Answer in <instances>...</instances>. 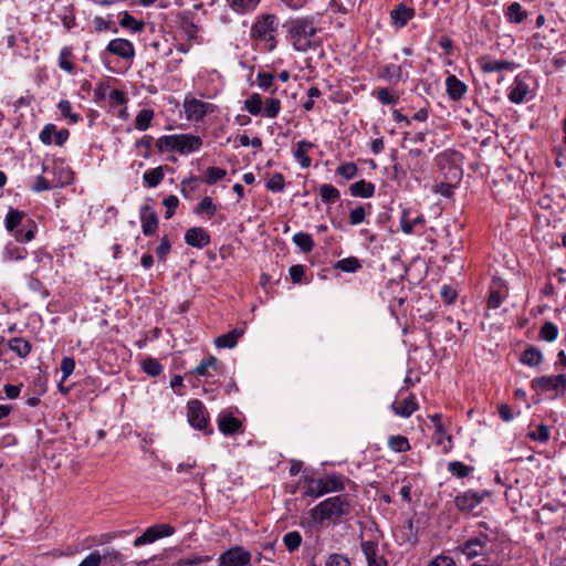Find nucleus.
Returning <instances> with one entry per match:
<instances>
[{"label":"nucleus","mask_w":566,"mask_h":566,"mask_svg":"<svg viewBox=\"0 0 566 566\" xmlns=\"http://www.w3.org/2000/svg\"><path fill=\"white\" fill-rule=\"evenodd\" d=\"M355 510L356 505L348 495H336L318 503L311 510V516L314 521L323 523L325 521L352 516Z\"/></svg>","instance_id":"nucleus-1"},{"label":"nucleus","mask_w":566,"mask_h":566,"mask_svg":"<svg viewBox=\"0 0 566 566\" xmlns=\"http://www.w3.org/2000/svg\"><path fill=\"white\" fill-rule=\"evenodd\" d=\"M289 38L296 51L305 52L316 45V29L306 18L291 20L287 24Z\"/></svg>","instance_id":"nucleus-2"},{"label":"nucleus","mask_w":566,"mask_h":566,"mask_svg":"<svg viewBox=\"0 0 566 566\" xmlns=\"http://www.w3.org/2000/svg\"><path fill=\"white\" fill-rule=\"evenodd\" d=\"M187 418L189 424L206 434H211L212 429L209 428V416L205 405L198 400L192 399L187 405Z\"/></svg>","instance_id":"nucleus-3"},{"label":"nucleus","mask_w":566,"mask_h":566,"mask_svg":"<svg viewBox=\"0 0 566 566\" xmlns=\"http://www.w3.org/2000/svg\"><path fill=\"white\" fill-rule=\"evenodd\" d=\"M276 31V18L272 14H263L256 19L251 28V35L258 40L271 42Z\"/></svg>","instance_id":"nucleus-4"},{"label":"nucleus","mask_w":566,"mask_h":566,"mask_svg":"<svg viewBox=\"0 0 566 566\" xmlns=\"http://www.w3.org/2000/svg\"><path fill=\"white\" fill-rule=\"evenodd\" d=\"M491 542L489 535L481 533L479 536L469 538L461 546L460 551L468 559L489 555L488 544Z\"/></svg>","instance_id":"nucleus-5"},{"label":"nucleus","mask_w":566,"mask_h":566,"mask_svg":"<svg viewBox=\"0 0 566 566\" xmlns=\"http://www.w3.org/2000/svg\"><path fill=\"white\" fill-rule=\"evenodd\" d=\"M489 495L488 491L468 490L454 497V505L460 512L470 513Z\"/></svg>","instance_id":"nucleus-6"},{"label":"nucleus","mask_w":566,"mask_h":566,"mask_svg":"<svg viewBox=\"0 0 566 566\" xmlns=\"http://www.w3.org/2000/svg\"><path fill=\"white\" fill-rule=\"evenodd\" d=\"M251 554L242 546H234L223 552L219 559V566H248L251 563Z\"/></svg>","instance_id":"nucleus-7"},{"label":"nucleus","mask_w":566,"mask_h":566,"mask_svg":"<svg viewBox=\"0 0 566 566\" xmlns=\"http://www.w3.org/2000/svg\"><path fill=\"white\" fill-rule=\"evenodd\" d=\"M176 532L175 527L168 524H156L145 530V532L135 538L134 546L138 547L142 545L154 543L155 541L171 536Z\"/></svg>","instance_id":"nucleus-8"},{"label":"nucleus","mask_w":566,"mask_h":566,"mask_svg":"<svg viewBox=\"0 0 566 566\" xmlns=\"http://www.w3.org/2000/svg\"><path fill=\"white\" fill-rule=\"evenodd\" d=\"M532 387L534 389H542L546 391L562 390V395H564L566 390V374H560L556 376H542L534 378L532 380Z\"/></svg>","instance_id":"nucleus-9"},{"label":"nucleus","mask_w":566,"mask_h":566,"mask_svg":"<svg viewBox=\"0 0 566 566\" xmlns=\"http://www.w3.org/2000/svg\"><path fill=\"white\" fill-rule=\"evenodd\" d=\"M106 51L127 61H132L135 56L134 44L122 38L109 41L106 46Z\"/></svg>","instance_id":"nucleus-10"},{"label":"nucleus","mask_w":566,"mask_h":566,"mask_svg":"<svg viewBox=\"0 0 566 566\" xmlns=\"http://www.w3.org/2000/svg\"><path fill=\"white\" fill-rule=\"evenodd\" d=\"M217 422L219 431L226 436H232L235 433L243 432L242 422L235 417H233V415L229 411L220 412Z\"/></svg>","instance_id":"nucleus-11"},{"label":"nucleus","mask_w":566,"mask_h":566,"mask_svg":"<svg viewBox=\"0 0 566 566\" xmlns=\"http://www.w3.org/2000/svg\"><path fill=\"white\" fill-rule=\"evenodd\" d=\"M212 108V105L200 99L192 98L185 102L187 117L195 122L201 120Z\"/></svg>","instance_id":"nucleus-12"},{"label":"nucleus","mask_w":566,"mask_h":566,"mask_svg":"<svg viewBox=\"0 0 566 566\" xmlns=\"http://www.w3.org/2000/svg\"><path fill=\"white\" fill-rule=\"evenodd\" d=\"M143 233L147 237L155 234L158 228V216L149 206H143L139 211Z\"/></svg>","instance_id":"nucleus-13"},{"label":"nucleus","mask_w":566,"mask_h":566,"mask_svg":"<svg viewBox=\"0 0 566 566\" xmlns=\"http://www.w3.org/2000/svg\"><path fill=\"white\" fill-rule=\"evenodd\" d=\"M361 551L365 555L367 566H387V560L378 553V544L373 541L361 542Z\"/></svg>","instance_id":"nucleus-14"},{"label":"nucleus","mask_w":566,"mask_h":566,"mask_svg":"<svg viewBox=\"0 0 566 566\" xmlns=\"http://www.w3.org/2000/svg\"><path fill=\"white\" fill-rule=\"evenodd\" d=\"M185 242L190 247L202 249L210 243V235L202 228L193 227L186 231Z\"/></svg>","instance_id":"nucleus-15"},{"label":"nucleus","mask_w":566,"mask_h":566,"mask_svg":"<svg viewBox=\"0 0 566 566\" xmlns=\"http://www.w3.org/2000/svg\"><path fill=\"white\" fill-rule=\"evenodd\" d=\"M530 93L528 84L517 75L510 87L509 99L514 104H521Z\"/></svg>","instance_id":"nucleus-16"},{"label":"nucleus","mask_w":566,"mask_h":566,"mask_svg":"<svg viewBox=\"0 0 566 566\" xmlns=\"http://www.w3.org/2000/svg\"><path fill=\"white\" fill-rule=\"evenodd\" d=\"M178 138V151L180 154H190L198 150L202 146V139L191 134L176 135Z\"/></svg>","instance_id":"nucleus-17"},{"label":"nucleus","mask_w":566,"mask_h":566,"mask_svg":"<svg viewBox=\"0 0 566 566\" xmlns=\"http://www.w3.org/2000/svg\"><path fill=\"white\" fill-rule=\"evenodd\" d=\"M101 566H124L125 556L113 547L99 551Z\"/></svg>","instance_id":"nucleus-18"},{"label":"nucleus","mask_w":566,"mask_h":566,"mask_svg":"<svg viewBox=\"0 0 566 566\" xmlns=\"http://www.w3.org/2000/svg\"><path fill=\"white\" fill-rule=\"evenodd\" d=\"M31 220L28 216L17 209H10L6 216V228L9 232L14 233L17 229L24 227L27 221Z\"/></svg>","instance_id":"nucleus-19"},{"label":"nucleus","mask_w":566,"mask_h":566,"mask_svg":"<svg viewBox=\"0 0 566 566\" xmlns=\"http://www.w3.org/2000/svg\"><path fill=\"white\" fill-rule=\"evenodd\" d=\"M244 334L243 328H233L229 333L222 334L214 339V345L218 348H233L238 340Z\"/></svg>","instance_id":"nucleus-20"},{"label":"nucleus","mask_w":566,"mask_h":566,"mask_svg":"<svg viewBox=\"0 0 566 566\" xmlns=\"http://www.w3.org/2000/svg\"><path fill=\"white\" fill-rule=\"evenodd\" d=\"M447 93L452 101H459L467 92V85L455 75H449L446 80Z\"/></svg>","instance_id":"nucleus-21"},{"label":"nucleus","mask_w":566,"mask_h":566,"mask_svg":"<svg viewBox=\"0 0 566 566\" xmlns=\"http://www.w3.org/2000/svg\"><path fill=\"white\" fill-rule=\"evenodd\" d=\"M314 147V144L307 140H300L293 151L294 158L300 163L303 168L311 166V158L306 155L308 150Z\"/></svg>","instance_id":"nucleus-22"},{"label":"nucleus","mask_w":566,"mask_h":566,"mask_svg":"<svg viewBox=\"0 0 566 566\" xmlns=\"http://www.w3.org/2000/svg\"><path fill=\"white\" fill-rule=\"evenodd\" d=\"M391 408L396 415L408 418L417 410L418 406L415 397L410 395L402 402H394Z\"/></svg>","instance_id":"nucleus-23"},{"label":"nucleus","mask_w":566,"mask_h":566,"mask_svg":"<svg viewBox=\"0 0 566 566\" xmlns=\"http://www.w3.org/2000/svg\"><path fill=\"white\" fill-rule=\"evenodd\" d=\"M520 360L526 366L537 367L543 360V355L538 348L530 345L522 353Z\"/></svg>","instance_id":"nucleus-24"},{"label":"nucleus","mask_w":566,"mask_h":566,"mask_svg":"<svg viewBox=\"0 0 566 566\" xmlns=\"http://www.w3.org/2000/svg\"><path fill=\"white\" fill-rule=\"evenodd\" d=\"M349 191L354 197L370 198L375 192V185L361 179L352 184Z\"/></svg>","instance_id":"nucleus-25"},{"label":"nucleus","mask_w":566,"mask_h":566,"mask_svg":"<svg viewBox=\"0 0 566 566\" xmlns=\"http://www.w3.org/2000/svg\"><path fill=\"white\" fill-rule=\"evenodd\" d=\"M324 493L337 492L344 490V482L339 475H327L325 478L317 479Z\"/></svg>","instance_id":"nucleus-26"},{"label":"nucleus","mask_w":566,"mask_h":566,"mask_svg":"<svg viewBox=\"0 0 566 566\" xmlns=\"http://www.w3.org/2000/svg\"><path fill=\"white\" fill-rule=\"evenodd\" d=\"M415 15L412 8L399 4L395 10L391 11V18L395 24L398 27H405L407 22Z\"/></svg>","instance_id":"nucleus-27"},{"label":"nucleus","mask_w":566,"mask_h":566,"mask_svg":"<svg viewBox=\"0 0 566 566\" xmlns=\"http://www.w3.org/2000/svg\"><path fill=\"white\" fill-rule=\"evenodd\" d=\"M514 69L515 63L506 60H490L482 64V70L485 73L513 71Z\"/></svg>","instance_id":"nucleus-28"},{"label":"nucleus","mask_w":566,"mask_h":566,"mask_svg":"<svg viewBox=\"0 0 566 566\" xmlns=\"http://www.w3.org/2000/svg\"><path fill=\"white\" fill-rule=\"evenodd\" d=\"M423 223H424L423 216H418V217H416L413 219H409V211L407 209H405L401 212L400 226H401V230H402L403 233L411 234L413 229L417 226H420V224H423Z\"/></svg>","instance_id":"nucleus-29"},{"label":"nucleus","mask_w":566,"mask_h":566,"mask_svg":"<svg viewBox=\"0 0 566 566\" xmlns=\"http://www.w3.org/2000/svg\"><path fill=\"white\" fill-rule=\"evenodd\" d=\"M25 221V226L17 229V231L13 233L15 239L22 243L30 242L34 238V233L36 230V226L33 222V220Z\"/></svg>","instance_id":"nucleus-30"},{"label":"nucleus","mask_w":566,"mask_h":566,"mask_svg":"<svg viewBox=\"0 0 566 566\" xmlns=\"http://www.w3.org/2000/svg\"><path fill=\"white\" fill-rule=\"evenodd\" d=\"M8 345L9 348L21 358L27 357L31 352L30 343L21 337L10 339Z\"/></svg>","instance_id":"nucleus-31"},{"label":"nucleus","mask_w":566,"mask_h":566,"mask_svg":"<svg viewBox=\"0 0 566 566\" xmlns=\"http://www.w3.org/2000/svg\"><path fill=\"white\" fill-rule=\"evenodd\" d=\"M283 544L290 553L297 551L302 544V535L297 531H291L283 535Z\"/></svg>","instance_id":"nucleus-32"},{"label":"nucleus","mask_w":566,"mask_h":566,"mask_svg":"<svg viewBox=\"0 0 566 566\" xmlns=\"http://www.w3.org/2000/svg\"><path fill=\"white\" fill-rule=\"evenodd\" d=\"M506 17L510 22L521 23L527 17L526 11L523 10L522 6L518 2H512L506 10Z\"/></svg>","instance_id":"nucleus-33"},{"label":"nucleus","mask_w":566,"mask_h":566,"mask_svg":"<svg viewBox=\"0 0 566 566\" xmlns=\"http://www.w3.org/2000/svg\"><path fill=\"white\" fill-rule=\"evenodd\" d=\"M319 196L323 202L332 203L339 199V191L329 184H323L319 187Z\"/></svg>","instance_id":"nucleus-34"},{"label":"nucleus","mask_w":566,"mask_h":566,"mask_svg":"<svg viewBox=\"0 0 566 566\" xmlns=\"http://www.w3.org/2000/svg\"><path fill=\"white\" fill-rule=\"evenodd\" d=\"M382 77L390 83H398L402 80V66L387 64L382 71Z\"/></svg>","instance_id":"nucleus-35"},{"label":"nucleus","mask_w":566,"mask_h":566,"mask_svg":"<svg viewBox=\"0 0 566 566\" xmlns=\"http://www.w3.org/2000/svg\"><path fill=\"white\" fill-rule=\"evenodd\" d=\"M293 242L301 249V251L307 253L312 251L314 241L311 234L305 232H297L293 235Z\"/></svg>","instance_id":"nucleus-36"},{"label":"nucleus","mask_w":566,"mask_h":566,"mask_svg":"<svg viewBox=\"0 0 566 566\" xmlns=\"http://www.w3.org/2000/svg\"><path fill=\"white\" fill-rule=\"evenodd\" d=\"M154 118V111L153 109H140L135 118V127L138 130H146L151 123V119Z\"/></svg>","instance_id":"nucleus-37"},{"label":"nucleus","mask_w":566,"mask_h":566,"mask_svg":"<svg viewBox=\"0 0 566 566\" xmlns=\"http://www.w3.org/2000/svg\"><path fill=\"white\" fill-rule=\"evenodd\" d=\"M335 268L347 273H354L361 268V264L357 258L349 256L337 261Z\"/></svg>","instance_id":"nucleus-38"},{"label":"nucleus","mask_w":566,"mask_h":566,"mask_svg":"<svg viewBox=\"0 0 566 566\" xmlns=\"http://www.w3.org/2000/svg\"><path fill=\"white\" fill-rule=\"evenodd\" d=\"M120 27L125 29H130L134 32H142L145 23L143 21H137L132 14L128 12L123 13V18L119 21Z\"/></svg>","instance_id":"nucleus-39"},{"label":"nucleus","mask_w":566,"mask_h":566,"mask_svg":"<svg viewBox=\"0 0 566 566\" xmlns=\"http://www.w3.org/2000/svg\"><path fill=\"white\" fill-rule=\"evenodd\" d=\"M388 446L395 452H406L410 449L408 439L402 436H391Z\"/></svg>","instance_id":"nucleus-40"},{"label":"nucleus","mask_w":566,"mask_h":566,"mask_svg":"<svg viewBox=\"0 0 566 566\" xmlns=\"http://www.w3.org/2000/svg\"><path fill=\"white\" fill-rule=\"evenodd\" d=\"M164 179V171L161 167L149 169L144 174V181L149 187L158 186Z\"/></svg>","instance_id":"nucleus-41"},{"label":"nucleus","mask_w":566,"mask_h":566,"mask_svg":"<svg viewBox=\"0 0 566 566\" xmlns=\"http://www.w3.org/2000/svg\"><path fill=\"white\" fill-rule=\"evenodd\" d=\"M557 336H558V328L554 323L546 322L541 327V331H539L541 339L551 343V342H554L557 338Z\"/></svg>","instance_id":"nucleus-42"},{"label":"nucleus","mask_w":566,"mask_h":566,"mask_svg":"<svg viewBox=\"0 0 566 566\" xmlns=\"http://www.w3.org/2000/svg\"><path fill=\"white\" fill-rule=\"evenodd\" d=\"M244 108L251 114V115H259L262 109V98L260 94L253 93L245 102H244Z\"/></svg>","instance_id":"nucleus-43"},{"label":"nucleus","mask_w":566,"mask_h":566,"mask_svg":"<svg viewBox=\"0 0 566 566\" xmlns=\"http://www.w3.org/2000/svg\"><path fill=\"white\" fill-rule=\"evenodd\" d=\"M57 108L61 115L70 120L71 124L80 122L81 117L78 114L72 113V105L69 101L62 99L57 104Z\"/></svg>","instance_id":"nucleus-44"},{"label":"nucleus","mask_w":566,"mask_h":566,"mask_svg":"<svg viewBox=\"0 0 566 566\" xmlns=\"http://www.w3.org/2000/svg\"><path fill=\"white\" fill-rule=\"evenodd\" d=\"M177 144H178V138H176V135L161 136L157 140V147L161 151H164V150H167V151L176 150V151H178V145Z\"/></svg>","instance_id":"nucleus-45"},{"label":"nucleus","mask_w":566,"mask_h":566,"mask_svg":"<svg viewBox=\"0 0 566 566\" xmlns=\"http://www.w3.org/2000/svg\"><path fill=\"white\" fill-rule=\"evenodd\" d=\"M210 368L214 370L218 368V359L214 356H210L209 358L201 360L195 368L193 373L198 376H207L208 369Z\"/></svg>","instance_id":"nucleus-46"},{"label":"nucleus","mask_w":566,"mask_h":566,"mask_svg":"<svg viewBox=\"0 0 566 566\" xmlns=\"http://www.w3.org/2000/svg\"><path fill=\"white\" fill-rule=\"evenodd\" d=\"M260 0H231V7L238 13H245L253 10Z\"/></svg>","instance_id":"nucleus-47"},{"label":"nucleus","mask_w":566,"mask_h":566,"mask_svg":"<svg viewBox=\"0 0 566 566\" xmlns=\"http://www.w3.org/2000/svg\"><path fill=\"white\" fill-rule=\"evenodd\" d=\"M449 471L457 475L458 478H465L468 476L473 468L465 465L464 463L460 461H452L448 464Z\"/></svg>","instance_id":"nucleus-48"},{"label":"nucleus","mask_w":566,"mask_h":566,"mask_svg":"<svg viewBox=\"0 0 566 566\" xmlns=\"http://www.w3.org/2000/svg\"><path fill=\"white\" fill-rule=\"evenodd\" d=\"M266 189L273 192H281L284 190L285 181L282 174H274L265 185Z\"/></svg>","instance_id":"nucleus-49"},{"label":"nucleus","mask_w":566,"mask_h":566,"mask_svg":"<svg viewBox=\"0 0 566 566\" xmlns=\"http://www.w3.org/2000/svg\"><path fill=\"white\" fill-rule=\"evenodd\" d=\"M227 175L226 170L219 167H209L206 170V176L203 181L208 185H213L217 181L221 180Z\"/></svg>","instance_id":"nucleus-50"},{"label":"nucleus","mask_w":566,"mask_h":566,"mask_svg":"<svg viewBox=\"0 0 566 566\" xmlns=\"http://www.w3.org/2000/svg\"><path fill=\"white\" fill-rule=\"evenodd\" d=\"M377 98L385 105H395L398 103V96L395 95L389 88L381 87L377 91Z\"/></svg>","instance_id":"nucleus-51"},{"label":"nucleus","mask_w":566,"mask_h":566,"mask_svg":"<svg viewBox=\"0 0 566 566\" xmlns=\"http://www.w3.org/2000/svg\"><path fill=\"white\" fill-rule=\"evenodd\" d=\"M281 111V102L277 98H268L264 103L265 116L275 118Z\"/></svg>","instance_id":"nucleus-52"},{"label":"nucleus","mask_w":566,"mask_h":566,"mask_svg":"<svg viewBox=\"0 0 566 566\" xmlns=\"http://www.w3.org/2000/svg\"><path fill=\"white\" fill-rule=\"evenodd\" d=\"M196 212L198 214L200 213H208L209 216H213L217 212V207L213 203L212 198L205 197L196 207Z\"/></svg>","instance_id":"nucleus-53"},{"label":"nucleus","mask_w":566,"mask_h":566,"mask_svg":"<svg viewBox=\"0 0 566 566\" xmlns=\"http://www.w3.org/2000/svg\"><path fill=\"white\" fill-rule=\"evenodd\" d=\"M527 437L533 441L547 442L549 440V429L545 424H539L536 431L528 432Z\"/></svg>","instance_id":"nucleus-54"},{"label":"nucleus","mask_w":566,"mask_h":566,"mask_svg":"<svg viewBox=\"0 0 566 566\" xmlns=\"http://www.w3.org/2000/svg\"><path fill=\"white\" fill-rule=\"evenodd\" d=\"M143 370L149 375V376H158L161 370H163V367L154 358H147L144 360L143 363Z\"/></svg>","instance_id":"nucleus-55"},{"label":"nucleus","mask_w":566,"mask_h":566,"mask_svg":"<svg viewBox=\"0 0 566 566\" xmlns=\"http://www.w3.org/2000/svg\"><path fill=\"white\" fill-rule=\"evenodd\" d=\"M211 558L209 556H190L182 557L176 562V566H198L202 563L209 562Z\"/></svg>","instance_id":"nucleus-56"},{"label":"nucleus","mask_w":566,"mask_h":566,"mask_svg":"<svg viewBox=\"0 0 566 566\" xmlns=\"http://www.w3.org/2000/svg\"><path fill=\"white\" fill-rule=\"evenodd\" d=\"M505 297V293H503L501 290L492 287L489 300H488V306L490 308H497L502 304V301Z\"/></svg>","instance_id":"nucleus-57"},{"label":"nucleus","mask_w":566,"mask_h":566,"mask_svg":"<svg viewBox=\"0 0 566 566\" xmlns=\"http://www.w3.org/2000/svg\"><path fill=\"white\" fill-rule=\"evenodd\" d=\"M337 174L349 180L357 174V166L354 163H346L337 168Z\"/></svg>","instance_id":"nucleus-58"},{"label":"nucleus","mask_w":566,"mask_h":566,"mask_svg":"<svg viewBox=\"0 0 566 566\" xmlns=\"http://www.w3.org/2000/svg\"><path fill=\"white\" fill-rule=\"evenodd\" d=\"M179 205V199L170 195L164 199V206L166 207L165 218L170 219L175 214V210Z\"/></svg>","instance_id":"nucleus-59"},{"label":"nucleus","mask_w":566,"mask_h":566,"mask_svg":"<svg viewBox=\"0 0 566 566\" xmlns=\"http://www.w3.org/2000/svg\"><path fill=\"white\" fill-rule=\"evenodd\" d=\"M71 55V50L67 48L62 49L59 56V65L62 70L66 72H72L74 70L73 63L69 61V56Z\"/></svg>","instance_id":"nucleus-60"},{"label":"nucleus","mask_w":566,"mask_h":566,"mask_svg":"<svg viewBox=\"0 0 566 566\" xmlns=\"http://www.w3.org/2000/svg\"><path fill=\"white\" fill-rule=\"evenodd\" d=\"M55 125L46 124L40 133V140L45 145H51L54 140Z\"/></svg>","instance_id":"nucleus-61"},{"label":"nucleus","mask_w":566,"mask_h":566,"mask_svg":"<svg viewBox=\"0 0 566 566\" xmlns=\"http://www.w3.org/2000/svg\"><path fill=\"white\" fill-rule=\"evenodd\" d=\"M258 85L264 91H271L273 86V75L271 73L262 72L258 74Z\"/></svg>","instance_id":"nucleus-62"},{"label":"nucleus","mask_w":566,"mask_h":566,"mask_svg":"<svg viewBox=\"0 0 566 566\" xmlns=\"http://www.w3.org/2000/svg\"><path fill=\"white\" fill-rule=\"evenodd\" d=\"M325 566H350L348 558L340 554H331L326 559Z\"/></svg>","instance_id":"nucleus-63"},{"label":"nucleus","mask_w":566,"mask_h":566,"mask_svg":"<svg viewBox=\"0 0 566 566\" xmlns=\"http://www.w3.org/2000/svg\"><path fill=\"white\" fill-rule=\"evenodd\" d=\"M78 566H101L99 551L90 553Z\"/></svg>","instance_id":"nucleus-64"}]
</instances>
